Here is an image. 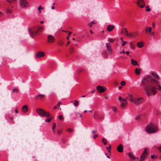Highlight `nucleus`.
I'll use <instances>...</instances> for the list:
<instances>
[{
	"instance_id": "obj_1",
	"label": "nucleus",
	"mask_w": 161,
	"mask_h": 161,
	"mask_svg": "<svg viewBox=\"0 0 161 161\" xmlns=\"http://www.w3.org/2000/svg\"><path fill=\"white\" fill-rule=\"evenodd\" d=\"M159 79L157 73L153 71L151 75L146 76L142 80L141 84L144 86V90L148 97L156 95L157 90H161Z\"/></svg>"
},
{
	"instance_id": "obj_2",
	"label": "nucleus",
	"mask_w": 161,
	"mask_h": 161,
	"mask_svg": "<svg viewBox=\"0 0 161 161\" xmlns=\"http://www.w3.org/2000/svg\"><path fill=\"white\" fill-rule=\"evenodd\" d=\"M127 98H128L131 102L136 106L141 104L143 102V98L142 97H135L131 94H129Z\"/></svg>"
},
{
	"instance_id": "obj_3",
	"label": "nucleus",
	"mask_w": 161,
	"mask_h": 161,
	"mask_svg": "<svg viewBox=\"0 0 161 161\" xmlns=\"http://www.w3.org/2000/svg\"><path fill=\"white\" fill-rule=\"evenodd\" d=\"M146 130L148 133L152 134L156 132L158 129L155 125L152 123H150L147 125Z\"/></svg>"
},
{
	"instance_id": "obj_4",
	"label": "nucleus",
	"mask_w": 161,
	"mask_h": 161,
	"mask_svg": "<svg viewBox=\"0 0 161 161\" xmlns=\"http://www.w3.org/2000/svg\"><path fill=\"white\" fill-rule=\"evenodd\" d=\"M43 27H42L38 26L37 28L33 27L31 28H29V34L31 37H33L35 35L38 34V32H40L43 31Z\"/></svg>"
},
{
	"instance_id": "obj_5",
	"label": "nucleus",
	"mask_w": 161,
	"mask_h": 161,
	"mask_svg": "<svg viewBox=\"0 0 161 161\" xmlns=\"http://www.w3.org/2000/svg\"><path fill=\"white\" fill-rule=\"evenodd\" d=\"M36 112L41 117H48L50 116V114L48 112H46L44 110L40 108H38L36 109Z\"/></svg>"
},
{
	"instance_id": "obj_6",
	"label": "nucleus",
	"mask_w": 161,
	"mask_h": 161,
	"mask_svg": "<svg viewBox=\"0 0 161 161\" xmlns=\"http://www.w3.org/2000/svg\"><path fill=\"white\" fill-rule=\"evenodd\" d=\"M125 31V35L129 37L135 38L138 35V33L137 32H131L129 33L128 32V31L127 29L125 28L124 29Z\"/></svg>"
},
{
	"instance_id": "obj_7",
	"label": "nucleus",
	"mask_w": 161,
	"mask_h": 161,
	"mask_svg": "<svg viewBox=\"0 0 161 161\" xmlns=\"http://www.w3.org/2000/svg\"><path fill=\"white\" fill-rule=\"evenodd\" d=\"M148 154L147 149V148H145L142 154L139 159L140 161H143L145 158L147 157Z\"/></svg>"
},
{
	"instance_id": "obj_8",
	"label": "nucleus",
	"mask_w": 161,
	"mask_h": 161,
	"mask_svg": "<svg viewBox=\"0 0 161 161\" xmlns=\"http://www.w3.org/2000/svg\"><path fill=\"white\" fill-rule=\"evenodd\" d=\"M20 6L23 8L28 7V4L25 0H20Z\"/></svg>"
},
{
	"instance_id": "obj_9",
	"label": "nucleus",
	"mask_w": 161,
	"mask_h": 161,
	"mask_svg": "<svg viewBox=\"0 0 161 161\" xmlns=\"http://www.w3.org/2000/svg\"><path fill=\"white\" fill-rule=\"evenodd\" d=\"M137 4L141 8H143L145 6V4L143 0H139L136 2Z\"/></svg>"
},
{
	"instance_id": "obj_10",
	"label": "nucleus",
	"mask_w": 161,
	"mask_h": 161,
	"mask_svg": "<svg viewBox=\"0 0 161 161\" xmlns=\"http://www.w3.org/2000/svg\"><path fill=\"white\" fill-rule=\"evenodd\" d=\"M47 42L49 43H53L55 40L54 37L52 35H49L47 36Z\"/></svg>"
},
{
	"instance_id": "obj_11",
	"label": "nucleus",
	"mask_w": 161,
	"mask_h": 161,
	"mask_svg": "<svg viewBox=\"0 0 161 161\" xmlns=\"http://www.w3.org/2000/svg\"><path fill=\"white\" fill-rule=\"evenodd\" d=\"M45 56L44 52L42 51H39L37 53L36 55V57L37 58H40Z\"/></svg>"
},
{
	"instance_id": "obj_12",
	"label": "nucleus",
	"mask_w": 161,
	"mask_h": 161,
	"mask_svg": "<svg viewBox=\"0 0 161 161\" xmlns=\"http://www.w3.org/2000/svg\"><path fill=\"white\" fill-rule=\"evenodd\" d=\"M97 89L99 92L101 93L105 92L106 88L101 86H99L97 87Z\"/></svg>"
},
{
	"instance_id": "obj_13",
	"label": "nucleus",
	"mask_w": 161,
	"mask_h": 161,
	"mask_svg": "<svg viewBox=\"0 0 161 161\" xmlns=\"http://www.w3.org/2000/svg\"><path fill=\"white\" fill-rule=\"evenodd\" d=\"M106 46L109 53L110 54H111L112 50L110 44L109 43H107L106 44Z\"/></svg>"
},
{
	"instance_id": "obj_14",
	"label": "nucleus",
	"mask_w": 161,
	"mask_h": 161,
	"mask_svg": "<svg viewBox=\"0 0 161 161\" xmlns=\"http://www.w3.org/2000/svg\"><path fill=\"white\" fill-rule=\"evenodd\" d=\"M117 150L118 152L122 153L123 151V146L122 144L119 145L117 147Z\"/></svg>"
},
{
	"instance_id": "obj_15",
	"label": "nucleus",
	"mask_w": 161,
	"mask_h": 161,
	"mask_svg": "<svg viewBox=\"0 0 161 161\" xmlns=\"http://www.w3.org/2000/svg\"><path fill=\"white\" fill-rule=\"evenodd\" d=\"M21 110L23 113H26L27 112L28 110V106L26 105L24 106L22 108Z\"/></svg>"
},
{
	"instance_id": "obj_16",
	"label": "nucleus",
	"mask_w": 161,
	"mask_h": 161,
	"mask_svg": "<svg viewBox=\"0 0 161 161\" xmlns=\"http://www.w3.org/2000/svg\"><path fill=\"white\" fill-rule=\"evenodd\" d=\"M115 28V26L114 25H109L107 27V30L108 31H112Z\"/></svg>"
},
{
	"instance_id": "obj_17",
	"label": "nucleus",
	"mask_w": 161,
	"mask_h": 161,
	"mask_svg": "<svg viewBox=\"0 0 161 161\" xmlns=\"http://www.w3.org/2000/svg\"><path fill=\"white\" fill-rule=\"evenodd\" d=\"M45 96L44 95H43L41 94H39L37 95V96L35 97V99L36 100L38 99V98L39 99H40L42 100L43 99L44 97Z\"/></svg>"
},
{
	"instance_id": "obj_18",
	"label": "nucleus",
	"mask_w": 161,
	"mask_h": 161,
	"mask_svg": "<svg viewBox=\"0 0 161 161\" xmlns=\"http://www.w3.org/2000/svg\"><path fill=\"white\" fill-rule=\"evenodd\" d=\"M144 45V43L142 42H138L137 43V47L140 48L142 47Z\"/></svg>"
},
{
	"instance_id": "obj_19",
	"label": "nucleus",
	"mask_w": 161,
	"mask_h": 161,
	"mask_svg": "<svg viewBox=\"0 0 161 161\" xmlns=\"http://www.w3.org/2000/svg\"><path fill=\"white\" fill-rule=\"evenodd\" d=\"M131 64L134 65H138V63H137V62L133 59H131Z\"/></svg>"
},
{
	"instance_id": "obj_20",
	"label": "nucleus",
	"mask_w": 161,
	"mask_h": 161,
	"mask_svg": "<svg viewBox=\"0 0 161 161\" xmlns=\"http://www.w3.org/2000/svg\"><path fill=\"white\" fill-rule=\"evenodd\" d=\"M56 127V123H53V126L52 127V132L53 133H54L55 132V131L54 129H55Z\"/></svg>"
},
{
	"instance_id": "obj_21",
	"label": "nucleus",
	"mask_w": 161,
	"mask_h": 161,
	"mask_svg": "<svg viewBox=\"0 0 161 161\" xmlns=\"http://www.w3.org/2000/svg\"><path fill=\"white\" fill-rule=\"evenodd\" d=\"M135 73L137 75H139L140 74V70L138 68H136L135 69Z\"/></svg>"
},
{
	"instance_id": "obj_22",
	"label": "nucleus",
	"mask_w": 161,
	"mask_h": 161,
	"mask_svg": "<svg viewBox=\"0 0 161 161\" xmlns=\"http://www.w3.org/2000/svg\"><path fill=\"white\" fill-rule=\"evenodd\" d=\"M96 24L97 23L94 22V21H92L91 23H88V25L90 27H91L92 26L93 24Z\"/></svg>"
},
{
	"instance_id": "obj_23",
	"label": "nucleus",
	"mask_w": 161,
	"mask_h": 161,
	"mask_svg": "<svg viewBox=\"0 0 161 161\" xmlns=\"http://www.w3.org/2000/svg\"><path fill=\"white\" fill-rule=\"evenodd\" d=\"M128 154L129 155V156L130 157V158H132L133 159H135V158H134L133 155L131 153H128Z\"/></svg>"
},
{
	"instance_id": "obj_24",
	"label": "nucleus",
	"mask_w": 161,
	"mask_h": 161,
	"mask_svg": "<svg viewBox=\"0 0 161 161\" xmlns=\"http://www.w3.org/2000/svg\"><path fill=\"white\" fill-rule=\"evenodd\" d=\"M99 116L98 114H96V113H95L94 114V118L95 119H100V118L99 117Z\"/></svg>"
},
{
	"instance_id": "obj_25",
	"label": "nucleus",
	"mask_w": 161,
	"mask_h": 161,
	"mask_svg": "<svg viewBox=\"0 0 161 161\" xmlns=\"http://www.w3.org/2000/svg\"><path fill=\"white\" fill-rule=\"evenodd\" d=\"M102 142L104 145H106L107 143V140L104 138L102 139Z\"/></svg>"
},
{
	"instance_id": "obj_26",
	"label": "nucleus",
	"mask_w": 161,
	"mask_h": 161,
	"mask_svg": "<svg viewBox=\"0 0 161 161\" xmlns=\"http://www.w3.org/2000/svg\"><path fill=\"white\" fill-rule=\"evenodd\" d=\"M78 104H79V102H78V101H77V100H75V101L74 103V105L75 107L77 106L78 105Z\"/></svg>"
},
{
	"instance_id": "obj_27",
	"label": "nucleus",
	"mask_w": 161,
	"mask_h": 161,
	"mask_svg": "<svg viewBox=\"0 0 161 161\" xmlns=\"http://www.w3.org/2000/svg\"><path fill=\"white\" fill-rule=\"evenodd\" d=\"M69 49L70 52L71 53L73 52L74 51V48L73 47H71Z\"/></svg>"
},
{
	"instance_id": "obj_28",
	"label": "nucleus",
	"mask_w": 161,
	"mask_h": 161,
	"mask_svg": "<svg viewBox=\"0 0 161 161\" xmlns=\"http://www.w3.org/2000/svg\"><path fill=\"white\" fill-rule=\"evenodd\" d=\"M125 104L124 103H122L121 104V107L122 108H125Z\"/></svg>"
},
{
	"instance_id": "obj_29",
	"label": "nucleus",
	"mask_w": 161,
	"mask_h": 161,
	"mask_svg": "<svg viewBox=\"0 0 161 161\" xmlns=\"http://www.w3.org/2000/svg\"><path fill=\"white\" fill-rule=\"evenodd\" d=\"M146 8L145 10L146 11H151V9L148 6L146 7Z\"/></svg>"
},
{
	"instance_id": "obj_30",
	"label": "nucleus",
	"mask_w": 161,
	"mask_h": 161,
	"mask_svg": "<svg viewBox=\"0 0 161 161\" xmlns=\"http://www.w3.org/2000/svg\"><path fill=\"white\" fill-rule=\"evenodd\" d=\"M112 108L113 111H114L115 112H117V110L116 107H113Z\"/></svg>"
},
{
	"instance_id": "obj_31",
	"label": "nucleus",
	"mask_w": 161,
	"mask_h": 161,
	"mask_svg": "<svg viewBox=\"0 0 161 161\" xmlns=\"http://www.w3.org/2000/svg\"><path fill=\"white\" fill-rule=\"evenodd\" d=\"M106 149H107L109 152H110L111 150V147L110 145H109V147H106Z\"/></svg>"
},
{
	"instance_id": "obj_32",
	"label": "nucleus",
	"mask_w": 161,
	"mask_h": 161,
	"mask_svg": "<svg viewBox=\"0 0 161 161\" xmlns=\"http://www.w3.org/2000/svg\"><path fill=\"white\" fill-rule=\"evenodd\" d=\"M121 85L122 86H124L125 85L126 82L125 81H122L121 82Z\"/></svg>"
},
{
	"instance_id": "obj_33",
	"label": "nucleus",
	"mask_w": 161,
	"mask_h": 161,
	"mask_svg": "<svg viewBox=\"0 0 161 161\" xmlns=\"http://www.w3.org/2000/svg\"><path fill=\"white\" fill-rule=\"evenodd\" d=\"M58 44L59 46H62L63 44V42L62 41H60L58 42Z\"/></svg>"
},
{
	"instance_id": "obj_34",
	"label": "nucleus",
	"mask_w": 161,
	"mask_h": 161,
	"mask_svg": "<svg viewBox=\"0 0 161 161\" xmlns=\"http://www.w3.org/2000/svg\"><path fill=\"white\" fill-rule=\"evenodd\" d=\"M52 118L47 119L46 120H45V122H50Z\"/></svg>"
},
{
	"instance_id": "obj_35",
	"label": "nucleus",
	"mask_w": 161,
	"mask_h": 161,
	"mask_svg": "<svg viewBox=\"0 0 161 161\" xmlns=\"http://www.w3.org/2000/svg\"><path fill=\"white\" fill-rule=\"evenodd\" d=\"M16 0H7V1L10 3H11L14 2Z\"/></svg>"
},
{
	"instance_id": "obj_36",
	"label": "nucleus",
	"mask_w": 161,
	"mask_h": 161,
	"mask_svg": "<svg viewBox=\"0 0 161 161\" xmlns=\"http://www.w3.org/2000/svg\"><path fill=\"white\" fill-rule=\"evenodd\" d=\"M67 130L69 132H71L73 131V129L70 128H68L67 129Z\"/></svg>"
},
{
	"instance_id": "obj_37",
	"label": "nucleus",
	"mask_w": 161,
	"mask_h": 161,
	"mask_svg": "<svg viewBox=\"0 0 161 161\" xmlns=\"http://www.w3.org/2000/svg\"><path fill=\"white\" fill-rule=\"evenodd\" d=\"M72 33V32H70V31H69V33L68 34V36L67 37V38L68 40H69V36H70V35H71V34Z\"/></svg>"
},
{
	"instance_id": "obj_38",
	"label": "nucleus",
	"mask_w": 161,
	"mask_h": 161,
	"mask_svg": "<svg viewBox=\"0 0 161 161\" xmlns=\"http://www.w3.org/2000/svg\"><path fill=\"white\" fill-rule=\"evenodd\" d=\"M158 149H159V152L161 153V146L159 147H156ZM160 159H161V155L160 156Z\"/></svg>"
},
{
	"instance_id": "obj_39",
	"label": "nucleus",
	"mask_w": 161,
	"mask_h": 161,
	"mask_svg": "<svg viewBox=\"0 0 161 161\" xmlns=\"http://www.w3.org/2000/svg\"><path fill=\"white\" fill-rule=\"evenodd\" d=\"M122 42L123 43L122 44V46H124L125 45V44L127 43V42L126 41H122Z\"/></svg>"
},
{
	"instance_id": "obj_40",
	"label": "nucleus",
	"mask_w": 161,
	"mask_h": 161,
	"mask_svg": "<svg viewBox=\"0 0 161 161\" xmlns=\"http://www.w3.org/2000/svg\"><path fill=\"white\" fill-rule=\"evenodd\" d=\"M152 31V28L151 27H149L148 28V31L150 33H151Z\"/></svg>"
},
{
	"instance_id": "obj_41",
	"label": "nucleus",
	"mask_w": 161,
	"mask_h": 161,
	"mask_svg": "<svg viewBox=\"0 0 161 161\" xmlns=\"http://www.w3.org/2000/svg\"><path fill=\"white\" fill-rule=\"evenodd\" d=\"M104 97L106 100H108L109 99V97L108 96H107L106 95H104Z\"/></svg>"
},
{
	"instance_id": "obj_42",
	"label": "nucleus",
	"mask_w": 161,
	"mask_h": 161,
	"mask_svg": "<svg viewBox=\"0 0 161 161\" xmlns=\"http://www.w3.org/2000/svg\"><path fill=\"white\" fill-rule=\"evenodd\" d=\"M103 55L105 57H107L108 56V54H107L106 52L104 53Z\"/></svg>"
},
{
	"instance_id": "obj_43",
	"label": "nucleus",
	"mask_w": 161,
	"mask_h": 161,
	"mask_svg": "<svg viewBox=\"0 0 161 161\" xmlns=\"http://www.w3.org/2000/svg\"><path fill=\"white\" fill-rule=\"evenodd\" d=\"M13 92H16V93H18V90L16 89H14L13 90Z\"/></svg>"
},
{
	"instance_id": "obj_44",
	"label": "nucleus",
	"mask_w": 161,
	"mask_h": 161,
	"mask_svg": "<svg viewBox=\"0 0 161 161\" xmlns=\"http://www.w3.org/2000/svg\"><path fill=\"white\" fill-rule=\"evenodd\" d=\"M140 115H139L138 116L136 117V118L135 119L136 120H138L140 119Z\"/></svg>"
},
{
	"instance_id": "obj_45",
	"label": "nucleus",
	"mask_w": 161,
	"mask_h": 161,
	"mask_svg": "<svg viewBox=\"0 0 161 161\" xmlns=\"http://www.w3.org/2000/svg\"><path fill=\"white\" fill-rule=\"evenodd\" d=\"M62 133V130H58L57 131V133L58 135H59V134L61 133Z\"/></svg>"
},
{
	"instance_id": "obj_46",
	"label": "nucleus",
	"mask_w": 161,
	"mask_h": 161,
	"mask_svg": "<svg viewBox=\"0 0 161 161\" xmlns=\"http://www.w3.org/2000/svg\"><path fill=\"white\" fill-rule=\"evenodd\" d=\"M59 119H61V120H63V118L62 117V116L61 115H60L59 116Z\"/></svg>"
},
{
	"instance_id": "obj_47",
	"label": "nucleus",
	"mask_w": 161,
	"mask_h": 161,
	"mask_svg": "<svg viewBox=\"0 0 161 161\" xmlns=\"http://www.w3.org/2000/svg\"><path fill=\"white\" fill-rule=\"evenodd\" d=\"M98 136V135L97 134H95L94 135L93 138L95 139Z\"/></svg>"
},
{
	"instance_id": "obj_48",
	"label": "nucleus",
	"mask_w": 161,
	"mask_h": 161,
	"mask_svg": "<svg viewBox=\"0 0 161 161\" xmlns=\"http://www.w3.org/2000/svg\"><path fill=\"white\" fill-rule=\"evenodd\" d=\"M130 47H131V48H134V47L133 46V44H132V43H131V44H130Z\"/></svg>"
},
{
	"instance_id": "obj_49",
	"label": "nucleus",
	"mask_w": 161,
	"mask_h": 161,
	"mask_svg": "<svg viewBox=\"0 0 161 161\" xmlns=\"http://www.w3.org/2000/svg\"><path fill=\"white\" fill-rule=\"evenodd\" d=\"M109 41L110 42H113L114 41V40L112 39H110L109 40Z\"/></svg>"
},
{
	"instance_id": "obj_50",
	"label": "nucleus",
	"mask_w": 161,
	"mask_h": 161,
	"mask_svg": "<svg viewBox=\"0 0 161 161\" xmlns=\"http://www.w3.org/2000/svg\"><path fill=\"white\" fill-rule=\"evenodd\" d=\"M125 31H123V29H122V31H121V34H123V33H124V34H125Z\"/></svg>"
},
{
	"instance_id": "obj_51",
	"label": "nucleus",
	"mask_w": 161,
	"mask_h": 161,
	"mask_svg": "<svg viewBox=\"0 0 161 161\" xmlns=\"http://www.w3.org/2000/svg\"><path fill=\"white\" fill-rule=\"evenodd\" d=\"M120 53H123L124 54H125V52L124 51V50L123 49L122 51H121Z\"/></svg>"
},
{
	"instance_id": "obj_52",
	"label": "nucleus",
	"mask_w": 161,
	"mask_h": 161,
	"mask_svg": "<svg viewBox=\"0 0 161 161\" xmlns=\"http://www.w3.org/2000/svg\"><path fill=\"white\" fill-rule=\"evenodd\" d=\"M152 26L153 28H154L155 26V23L154 22L153 23Z\"/></svg>"
},
{
	"instance_id": "obj_53",
	"label": "nucleus",
	"mask_w": 161,
	"mask_h": 161,
	"mask_svg": "<svg viewBox=\"0 0 161 161\" xmlns=\"http://www.w3.org/2000/svg\"><path fill=\"white\" fill-rule=\"evenodd\" d=\"M146 32H147L148 31V28L147 27L146 28Z\"/></svg>"
},
{
	"instance_id": "obj_54",
	"label": "nucleus",
	"mask_w": 161,
	"mask_h": 161,
	"mask_svg": "<svg viewBox=\"0 0 161 161\" xmlns=\"http://www.w3.org/2000/svg\"><path fill=\"white\" fill-rule=\"evenodd\" d=\"M119 101H121V100H122L123 98L121 97H119Z\"/></svg>"
},
{
	"instance_id": "obj_55",
	"label": "nucleus",
	"mask_w": 161,
	"mask_h": 161,
	"mask_svg": "<svg viewBox=\"0 0 161 161\" xmlns=\"http://www.w3.org/2000/svg\"><path fill=\"white\" fill-rule=\"evenodd\" d=\"M41 8H42L41 6H39L38 8V10H40L41 9Z\"/></svg>"
},
{
	"instance_id": "obj_56",
	"label": "nucleus",
	"mask_w": 161,
	"mask_h": 161,
	"mask_svg": "<svg viewBox=\"0 0 161 161\" xmlns=\"http://www.w3.org/2000/svg\"><path fill=\"white\" fill-rule=\"evenodd\" d=\"M114 83L116 85H118V83L117 81H115Z\"/></svg>"
},
{
	"instance_id": "obj_57",
	"label": "nucleus",
	"mask_w": 161,
	"mask_h": 161,
	"mask_svg": "<svg viewBox=\"0 0 161 161\" xmlns=\"http://www.w3.org/2000/svg\"><path fill=\"white\" fill-rule=\"evenodd\" d=\"M126 99H127V97L125 99H124V98H123V99H122V100H123V102H125L126 101Z\"/></svg>"
},
{
	"instance_id": "obj_58",
	"label": "nucleus",
	"mask_w": 161,
	"mask_h": 161,
	"mask_svg": "<svg viewBox=\"0 0 161 161\" xmlns=\"http://www.w3.org/2000/svg\"><path fill=\"white\" fill-rule=\"evenodd\" d=\"M125 53H126L128 55H129V51H127L126 52H125Z\"/></svg>"
},
{
	"instance_id": "obj_59",
	"label": "nucleus",
	"mask_w": 161,
	"mask_h": 161,
	"mask_svg": "<svg viewBox=\"0 0 161 161\" xmlns=\"http://www.w3.org/2000/svg\"><path fill=\"white\" fill-rule=\"evenodd\" d=\"M100 118V119H103V117L102 116H99V117Z\"/></svg>"
},
{
	"instance_id": "obj_60",
	"label": "nucleus",
	"mask_w": 161,
	"mask_h": 161,
	"mask_svg": "<svg viewBox=\"0 0 161 161\" xmlns=\"http://www.w3.org/2000/svg\"><path fill=\"white\" fill-rule=\"evenodd\" d=\"M62 104V103L60 102H59L58 103V106L59 107V105L60 104Z\"/></svg>"
},
{
	"instance_id": "obj_61",
	"label": "nucleus",
	"mask_w": 161,
	"mask_h": 161,
	"mask_svg": "<svg viewBox=\"0 0 161 161\" xmlns=\"http://www.w3.org/2000/svg\"><path fill=\"white\" fill-rule=\"evenodd\" d=\"M151 158H152L153 159V158H154V157L153 156V155H152L151 156Z\"/></svg>"
},
{
	"instance_id": "obj_62",
	"label": "nucleus",
	"mask_w": 161,
	"mask_h": 161,
	"mask_svg": "<svg viewBox=\"0 0 161 161\" xmlns=\"http://www.w3.org/2000/svg\"><path fill=\"white\" fill-rule=\"evenodd\" d=\"M96 132H97V131H96V130H94V131H92V133L93 134H94V133H96Z\"/></svg>"
},
{
	"instance_id": "obj_63",
	"label": "nucleus",
	"mask_w": 161,
	"mask_h": 161,
	"mask_svg": "<svg viewBox=\"0 0 161 161\" xmlns=\"http://www.w3.org/2000/svg\"><path fill=\"white\" fill-rule=\"evenodd\" d=\"M55 8V7L54 6H52V7H51V9H54Z\"/></svg>"
},
{
	"instance_id": "obj_64",
	"label": "nucleus",
	"mask_w": 161,
	"mask_h": 161,
	"mask_svg": "<svg viewBox=\"0 0 161 161\" xmlns=\"http://www.w3.org/2000/svg\"><path fill=\"white\" fill-rule=\"evenodd\" d=\"M15 113H18V110H17V109H16L15 110Z\"/></svg>"
}]
</instances>
